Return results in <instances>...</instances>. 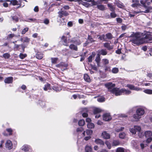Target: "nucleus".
Wrapping results in <instances>:
<instances>
[{
    "mask_svg": "<svg viewBox=\"0 0 152 152\" xmlns=\"http://www.w3.org/2000/svg\"><path fill=\"white\" fill-rule=\"evenodd\" d=\"M147 138L146 142L147 143H149L152 140V138L151 137H147Z\"/></svg>",
    "mask_w": 152,
    "mask_h": 152,
    "instance_id": "nucleus-52",
    "label": "nucleus"
},
{
    "mask_svg": "<svg viewBox=\"0 0 152 152\" xmlns=\"http://www.w3.org/2000/svg\"><path fill=\"white\" fill-rule=\"evenodd\" d=\"M12 144L11 141L10 140H7L6 143V147L9 149H11L12 148Z\"/></svg>",
    "mask_w": 152,
    "mask_h": 152,
    "instance_id": "nucleus-11",
    "label": "nucleus"
},
{
    "mask_svg": "<svg viewBox=\"0 0 152 152\" xmlns=\"http://www.w3.org/2000/svg\"><path fill=\"white\" fill-rule=\"evenodd\" d=\"M126 135L124 132H121L119 134V137L121 139H124Z\"/></svg>",
    "mask_w": 152,
    "mask_h": 152,
    "instance_id": "nucleus-23",
    "label": "nucleus"
},
{
    "mask_svg": "<svg viewBox=\"0 0 152 152\" xmlns=\"http://www.w3.org/2000/svg\"><path fill=\"white\" fill-rule=\"evenodd\" d=\"M112 117L109 113H105L103 115V120L105 121H110Z\"/></svg>",
    "mask_w": 152,
    "mask_h": 152,
    "instance_id": "nucleus-7",
    "label": "nucleus"
},
{
    "mask_svg": "<svg viewBox=\"0 0 152 152\" xmlns=\"http://www.w3.org/2000/svg\"><path fill=\"white\" fill-rule=\"evenodd\" d=\"M107 6L110 8V10L111 11L113 12L114 11L115 8L111 4H108Z\"/></svg>",
    "mask_w": 152,
    "mask_h": 152,
    "instance_id": "nucleus-24",
    "label": "nucleus"
},
{
    "mask_svg": "<svg viewBox=\"0 0 152 152\" xmlns=\"http://www.w3.org/2000/svg\"><path fill=\"white\" fill-rule=\"evenodd\" d=\"M95 60L97 63L98 66H99V63L100 61V55L99 54H97V56Z\"/></svg>",
    "mask_w": 152,
    "mask_h": 152,
    "instance_id": "nucleus-22",
    "label": "nucleus"
},
{
    "mask_svg": "<svg viewBox=\"0 0 152 152\" xmlns=\"http://www.w3.org/2000/svg\"><path fill=\"white\" fill-rule=\"evenodd\" d=\"M104 69L105 72H110V67L109 66H105L104 67Z\"/></svg>",
    "mask_w": 152,
    "mask_h": 152,
    "instance_id": "nucleus-37",
    "label": "nucleus"
},
{
    "mask_svg": "<svg viewBox=\"0 0 152 152\" xmlns=\"http://www.w3.org/2000/svg\"><path fill=\"white\" fill-rule=\"evenodd\" d=\"M51 62L53 64H56L57 63V61L58 60V58H51Z\"/></svg>",
    "mask_w": 152,
    "mask_h": 152,
    "instance_id": "nucleus-35",
    "label": "nucleus"
},
{
    "mask_svg": "<svg viewBox=\"0 0 152 152\" xmlns=\"http://www.w3.org/2000/svg\"><path fill=\"white\" fill-rule=\"evenodd\" d=\"M67 40L66 39H64V40L63 45L66 46H68L69 45L68 44L67 42Z\"/></svg>",
    "mask_w": 152,
    "mask_h": 152,
    "instance_id": "nucleus-53",
    "label": "nucleus"
},
{
    "mask_svg": "<svg viewBox=\"0 0 152 152\" xmlns=\"http://www.w3.org/2000/svg\"><path fill=\"white\" fill-rule=\"evenodd\" d=\"M125 149L122 147L117 148L116 150V152H124Z\"/></svg>",
    "mask_w": 152,
    "mask_h": 152,
    "instance_id": "nucleus-21",
    "label": "nucleus"
},
{
    "mask_svg": "<svg viewBox=\"0 0 152 152\" xmlns=\"http://www.w3.org/2000/svg\"><path fill=\"white\" fill-rule=\"evenodd\" d=\"M18 1L16 0H11L10 3L13 5H15L18 4Z\"/></svg>",
    "mask_w": 152,
    "mask_h": 152,
    "instance_id": "nucleus-42",
    "label": "nucleus"
},
{
    "mask_svg": "<svg viewBox=\"0 0 152 152\" xmlns=\"http://www.w3.org/2000/svg\"><path fill=\"white\" fill-rule=\"evenodd\" d=\"M118 71L119 70L118 68L116 67H114L113 68L112 70V72L114 74L117 73L118 72Z\"/></svg>",
    "mask_w": 152,
    "mask_h": 152,
    "instance_id": "nucleus-32",
    "label": "nucleus"
},
{
    "mask_svg": "<svg viewBox=\"0 0 152 152\" xmlns=\"http://www.w3.org/2000/svg\"><path fill=\"white\" fill-rule=\"evenodd\" d=\"M145 111L144 110L141 108L138 109L136 111V113L140 115L141 116L143 115Z\"/></svg>",
    "mask_w": 152,
    "mask_h": 152,
    "instance_id": "nucleus-12",
    "label": "nucleus"
},
{
    "mask_svg": "<svg viewBox=\"0 0 152 152\" xmlns=\"http://www.w3.org/2000/svg\"><path fill=\"white\" fill-rule=\"evenodd\" d=\"M88 40L90 41V42H92L94 41V40H93L92 37L91 36H90L89 35L88 36Z\"/></svg>",
    "mask_w": 152,
    "mask_h": 152,
    "instance_id": "nucleus-58",
    "label": "nucleus"
},
{
    "mask_svg": "<svg viewBox=\"0 0 152 152\" xmlns=\"http://www.w3.org/2000/svg\"><path fill=\"white\" fill-rule=\"evenodd\" d=\"M121 28L122 30L125 31L127 28V27L126 25H124L121 26Z\"/></svg>",
    "mask_w": 152,
    "mask_h": 152,
    "instance_id": "nucleus-54",
    "label": "nucleus"
},
{
    "mask_svg": "<svg viewBox=\"0 0 152 152\" xmlns=\"http://www.w3.org/2000/svg\"><path fill=\"white\" fill-rule=\"evenodd\" d=\"M29 148L27 145H24L22 149L25 151H27L29 150Z\"/></svg>",
    "mask_w": 152,
    "mask_h": 152,
    "instance_id": "nucleus-39",
    "label": "nucleus"
},
{
    "mask_svg": "<svg viewBox=\"0 0 152 152\" xmlns=\"http://www.w3.org/2000/svg\"><path fill=\"white\" fill-rule=\"evenodd\" d=\"M110 16L112 18H114L116 16V15L115 13L113 12L111 13Z\"/></svg>",
    "mask_w": 152,
    "mask_h": 152,
    "instance_id": "nucleus-59",
    "label": "nucleus"
},
{
    "mask_svg": "<svg viewBox=\"0 0 152 152\" xmlns=\"http://www.w3.org/2000/svg\"><path fill=\"white\" fill-rule=\"evenodd\" d=\"M49 23V20L48 19H45L44 21V23L46 25L48 24Z\"/></svg>",
    "mask_w": 152,
    "mask_h": 152,
    "instance_id": "nucleus-57",
    "label": "nucleus"
},
{
    "mask_svg": "<svg viewBox=\"0 0 152 152\" xmlns=\"http://www.w3.org/2000/svg\"><path fill=\"white\" fill-rule=\"evenodd\" d=\"M28 28H24L22 31L21 34H24L28 30Z\"/></svg>",
    "mask_w": 152,
    "mask_h": 152,
    "instance_id": "nucleus-47",
    "label": "nucleus"
},
{
    "mask_svg": "<svg viewBox=\"0 0 152 152\" xmlns=\"http://www.w3.org/2000/svg\"><path fill=\"white\" fill-rule=\"evenodd\" d=\"M101 110L99 108H95L94 110V114H96L101 112Z\"/></svg>",
    "mask_w": 152,
    "mask_h": 152,
    "instance_id": "nucleus-30",
    "label": "nucleus"
},
{
    "mask_svg": "<svg viewBox=\"0 0 152 152\" xmlns=\"http://www.w3.org/2000/svg\"><path fill=\"white\" fill-rule=\"evenodd\" d=\"M87 127L88 128L92 129L94 128V124L91 123H88L87 124Z\"/></svg>",
    "mask_w": 152,
    "mask_h": 152,
    "instance_id": "nucleus-29",
    "label": "nucleus"
},
{
    "mask_svg": "<svg viewBox=\"0 0 152 152\" xmlns=\"http://www.w3.org/2000/svg\"><path fill=\"white\" fill-rule=\"evenodd\" d=\"M91 119L89 118H87L86 119V121L88 123H91Z\"/></svg>",
    "mask_w": 152,
    "mask_h": 152,
    "instance_id": "nucleus-64",
    "label": "nucleus"
},
{
    "mask_svg": "<svg viewBox=\"0 0 152 152\" xmlns=\"http://www.w3.org/2000/svg\"><path fill=\"white\" fill-rule=\"evenodd\" d=\"M94 142L96 144L100 145L102 147H103L105 144L104 142L100 139L98 138L95 139Z\"/></svg>",
    "mask_w": 152,
    "mask_h": 152,
    "instance_id": "nucleus-6",
    "label": "nucleus"
},
{
    "mask_svg": "<svg viewBox=\"0 0 152 152\" xmlns=\"http://www.w3.org/2000/svg\"><path fill=\"white\" fill-rule=\"evenodd\" d=\"M116 20L117 22L120 23H121L122 22V19L120 18H117Z\"/></svg>",
    "mask_w": 152,
    "mask_h": 152,
    "instance_id": "nucleus-60",
    "label": "nucleus"
},
{
    "mask_svg": "<svg viewBox=\"0 0 152 152\" xmlns=\"http://www.w3.org/2000/svg\"><path fill=\"white\" fill-rule=\"evenodd\" d=\"M10 55L8 53H4L3 55V57L6 59L9 58L10 57Z\"/></svg>",
    "mask_w": 152,
    "mask_h": 152,
    "instance_id": "nucleus-36",
    "label": "nucleus"
},
{
    "mask_svg": "<svg viewBox=\"0 0 152 152\" xmlns=\"http://www.w3.org/2000/svg\"><path fill=\"white\" fill-rule=\"evenodd\" d=\"M102 61L103 64L104 65L108 64L109 63V60L107 59H103Z\"/></svg>",
    "mask_w": 152,
    "mask_h": 152,
    "instance_id": "nucleus-25",
    "label": "nucleus"
},
{
    "mask_svg": "<svg viewBox=\"0 0 152 152\" xmlns=\"http://www.w3.org/2000/svg\"><path fill=\"white\" fill-rule=\"evenodd\" d=\"M120 143L119 140H114L112 142V145L116 146L119 145Z\"/></svg>",
    "mask_w": 152,
    "mask_h": 152,
    "instance_id": "nucleus-19",
    "label": "nucleus"
},
{
    "mask_svg": "<svg viewBox=\"0 0 152 152\" xmlns=\"http://www.w3.org/2000/svg\"><path fill=\"white\" fill-rule=\"evenodd\" d=\"M84 129H83V128L82 127H80L79 128H78L77 129V132H81L82 131H83V130Z\"/></svg>",
    "mask_w": 152,
    "mask_h": 152,
    "instance_id": "nucleus-56",
    "label": "nucleus"
},
{
    "mask_svg": "<svg viewBox=\"0 0 152 152\" xmlns=\"http://www.w3.org/2000/svg\"><path fill=\"white\" fill-rule=\"evenodd\" d=\"M133 118L136 120H138L141 118V116L140 115L136 113V114H134L133 115Z\"/></svg>",
    "mask_w": 152,
    "mask_h": 152,
    "instance_id": "nucleus-27",
    "label": "nucleus"
},
{
    "mask_svg": "<svg viewBox=\"0 0 152 152\" xmlns=\"http://www.w3.org/2000/svg\"><path fill=\"white\" fill-rule=\"evenodd\" d=\"M107 38L109 39H111L113 38L112 34L110 33H108L106 34Z\"/></svg>",
    "mask_w": 152,
    "mask_h": 152,
    "instance_id": "nucleus-34",
    "label": "nucleus"
},
{
    "mask_svg": "<svg viewBox=\"0 0 152 152\" xmlns=\"http://www.w3.org/2000/svg\"><path fill=\"white\" fill-rule=\"evenodd\" d=\"M34 11L35 12H38L39 11V8L38 6H36L34 9Z\"/></svg>",
    "mask_w": 152,
    "mask_h": 152,
    "instance_id": "nucleus-62",
    "label": "nucleus"
},
{
    "mask_svg": "<svg viewBox=\"0 0 152 152\" xmlns=\"http://www.w3.org/2000/svg\"><path fill=\"white\" fill-rule=\"evenodd\" d=\"M85 124V121L83 119L80 120L78 122V124L80 126H83Z\"/></svg>",
    "mask_w": 152,
    "mask_h": 152,
    "instance_id": "nucleus-26",
    "label": "nucleus"
},
{
    "mask_svg": "<svg viewBox=\"0 0 152 152\" xmlns=\"http://www.w3.org/2000/svg\"><path fill=\"white\" fill-rule=\"evenodd\" d=\"M6 130L7 131V132H9V133H10L9 135H10L12 134V130L11 129V128L7 129Z\"/></svg>",
    "mask_w": 152,
    "mask_h": 152,
    "instance_id": "nucleus-55",
    "label": "nucleus"
},
{
    "mask_svg": "<svg viewBox=\"0 0 152 152\" xmlns=\"http://www.w3.org/2000/svg\"><path fill=\"white\" fill-rule=\"evenodd\" d=\"M21 40L23 42H28L29 41V39L26 37H23V38H22L21 39Z\"/></svg>",
    "mask_w": 152,
    "mask_h": 152,
    "instance_id": "nucleus-40",
    "label": "nucleus"
},
{
    "mask_svg": "<svg viewBox=\"0 0 152 152\" xmlns=\"http://www.w3.org/2000/svg\"><path fill=\"white\" fill-rule=\"evenodd\" d=\"M139 132L138 133V136L140 138H142L144 136V134H145V133H143L142 132H141V130L139 131H138Z\"/></svg>",
    "mask_w": 152,
    "mask_h": 152,
    "instance_id": "nucleus-43",
    "label": "nucleus"
},
{
    "mask_svg": "<svg viewBox=\"0 0 152 152\" xmlns=\"http://www.w3.org/2000/svg\"><path fill=\"white\" fill-rule=\"evenodd\" d=\"M20 46L22 47L23 51H24L25 47H24V46H23L22 45H18L16 44H15V48H18Z\"/></svg>",
    "mask_w": 152,
    "mask_h": 152,
    "instance_id": "nucleus-41",
    "label": "nucleus"
},
{
    "mask_svg": "<svg viewBox=\"0 0 152 152\" xmlns=\"http://www.w3.org/2000/svg\"><path fill=\"white\" fill-rule=\"evenodd\" d=\"M13 80V78L10 77L6 78L4 80V82L6 83H12Z\"/></svg>",
    "mask_w": 152,
    "mask_h": 152,
    "instance_id": "nucleus-10",
    "label": "nucleus"
},
{
    "mask_svg": "<svg viewBox=\"0 0 152 152\" xmlns=\"http://www.w3.org/2000/svg\"><path fill=\"white\" fill-rule=\"evenodd\" d=\"M98 54L103 56L106 55L107 54V52L105 49H103L98 51Z\"/></svg>",
    "mask_w": 152,
    "mask_h": 152,
    "instance_id": "nucleus-14",
    "label": "nucleus"
},
{
    "mask_svg": "<svg viewBox=\"0 0 152 152\" xmlns=\"http://www.w3.org/2000/svg\"><path fill=\"white\" fill-rule=\"evenodd\" d=\"M145 134L146 137H151L152 132L151 131H148L145 132Z\"/></svg>",
    "mask_w": 152,
    "mask_h": 152,
    "instance_id": "nucleus-15",
    "label": "nucleus"
},
{
    "mask_svg": "<svg viewBox=\"0 0 152 152\" xmlns=\"http://www.w3.org/2000/svg\"><path fill=\"white\" fill-rule=\"evenodd\" d=\"M12 19L13 20H15L17 22L18 20V18L16 17H12Z\"/></svg>",
    "mask_w": 152,
    "mask_h": 152,
    "instance_id": "nucleus-63",
    "label": "nucleus"
},
{
    "mask_svg": "<svg viewBox=\"0 0 152 152\" xmlns=\"http://www.w3.org/2000/svg\"><path fill=\"white\" fill-rule=\"evenodd\" d=\"M27 56V55L26 54H23L22 53H20L19 55V56L20 58L21 59H23L24 58L26 57Z\"/></svg>",
    "mask_w": 152,
    "mask_h": 152,
    "instance_id": "nucleus-38",
    "label": "nucleus"
},
{
    "mask_svg": "<svg viewBox=\"0 0 152 152\" xmlns=\"http://www.w3.org/2000/svg\"><path fill=\"white\" fill-rule=\"evenodd\" d=\"M94 57V56L92 55L90 56L88 58V61L89 62H91L92 61V59Z\"/></svg>",
    "mask_w": 152,
    "mask_h": 152,
    "instance_id": "nucleus-51",
    "label": "nucleus"
},
{
    "mask_svg": "<svg viewBox=\"0 0 152 152\" xmlns=\"http://www.w3.org/2000/svg\"><path fill=\"white\" fill-rule=\"evenodd\" d=\"M86 133L87 135H90L92 134V131L91 130L88 129L86 130Z\"/></svg>",
    "mask_w": 152,
    "mask_h": 152,
    "instance_id": "nucleus-44",
    "label": "nucleus"
},
{
    "mask_svg": "<svg viewBox=\"0 0 152 152\" xmlns=\"http://www.w3.org/2000/svg\"><path fill=\"white\" fill-rule=\"evenodd\" d=\"M104 47L107 48L108 50H111L112 49L113 47L110 45V44L108 43H105L104 44Z\"/></svg>",
    "mask_w": 152,
    "mask_h": 152,
    "instance_id": "nucleus-16",
    "label": "nucleus"
},
{
    "mask_svg": "<svg viewBox=\"0 0 152 152\" xmlns=\"http://www.w3.org/2000/svg\"><path fill=\"white\" fill-rule=\"evenodd\" d=\"M71 42H75L76 44L78 45H80L81 43V42L79 40L77 41H76L75 42L73 40H72L71 41Z\"/></svg>",
    "mask_w": 152,
    "mask_h": 152,
    "instance_id": "nucleus-50",
    "label": "nucleus"
},
{
    "mask_svg": "<svg viewBox=\"0 0 152 152\" xmlns=\"http://www.w3.org/2000/svg\"><path fill=\"white\" fill-rule=\"evenodd\" d=\"M97 7V8L100 10L104 11L105 10V7L103 5H98Z\"/></svg>",
    "mask_w": 152,
    "mask_h": 152,
    "instance_id": "nucleus-17",
    "label": "nucleus"
},
{
    "mask_svg": "<svg viewBox=\"0 0 152 152\" xmlns=\"http://www.w3.org/2000/svg\"><path fill=\"white\" fill-rule=\"evenodd\" d=\"M146 9L144 11H140L137 12H136L137 13L140 12H144V13H148L150 12V10L152 9V7H149L147 6V8H145Z\"/></svg>",
    "mask_w": 152,
    "mask_h": 152,
    "instance_id": "nucleus-13",
    "label": "nucleus"
},
{
    "mask_svg": "<svg viewBox=\"0 0 152 152\" xmlns=\"http://www.w3.org/2000/svg\"><path fill=\"white\" fill-rule=\"evenodd\" d=\"M126 86L132 90H134L137 91H141L142 90L141 88H140L139 87H135L134 85L131 84L127 85H126Z\"/></svg>",
    "mask_w": 152,
    "mask_h": 152,
    "instance_id": "nucleus-4",
    "label": "nucleus"
},
{
    "mask_svg": "<svg viewBox=\"0 0 152 152\" xmlns=\"http://www.w3.org/2000/svg\"><path fill=\"white\" fill-rule=\"evenodd\" d=\"M141 4L142 5V6L145 8H147V6L146 5V2H145L143 0H141L140 1Z\"/></svg>",
    "mask_w": 152,
    "mask_h": 152,
    "instance_id": "nucleus-45",
    "label": "nucleus"
},
{
    "mask_svg": "<svg viewBox=\"0 0 152 152\" xmlns=\"http://www.w3.org/2000/svg\"><path fill=\"white\" fill-rule=\"evenodd\" d=\"M43 57V54L41 53H38L36 55V57L38 59H41Z\"/></svg>",
    "mask_w": 152,
    "mask_h": 152,
    "instance_id": "nucleus-28",
    "label": "nucleus"
},
{
    "mask_svg": "<svg viewBox=\"0 0 152 152\" xmlns=\"http://www.w3.org/2000/svg\"><path fill=\"white\" fill-rule=\"evenodd\" d=\"M58 16L60 18H61L63 16H67L69 15V14L67 12L63 11L61 10L58 12Z\"/></svg>",
    "mask_w": 152,
    "mask_h": 152,
    "instance_id": "nucleus-5",
    "label": "nucleus"
},
{
    "mask_svg": "<svg viewBox=\"0 0 152 152\" xmlns=\"http://www.w3.org/2000/svg\"><path fill=\"white\" fill-rule=\"evenodd\" d=\"M15 34H10L8 35L7 36V39H10L12 38L15 36Z\"/></svg>",
    "mask_w": 152,
    "mask_h": 152,
    "instance_id": "nucleus-49",
    "label": "nucleus"
},
{
    "mask_svg": "<svg viewBox=\"0 0 152 152\" xmlns=\"http://www.w3.org/2000/svg\"><path fill=\"white\" fill-rule=\"evenodd\" d=\"M84 80L87 82H90L91 80L89 76L87 74H85L84 76Z\"/></svg>",
    "mask_w": 152,
    "mask_h": 152,
    "instance_id": "nucleus-18",
    "label": "nucleus"
},
{
    "mask_svg": "<svg viewBox=\"0 0 152 152\" xmlns=\"http://www.w3.org/2000/svg\"><path fill=\"white\" fill-rule=\"evenodd\" d=\"M101 136L102 138L105 139H109L110 138V134L107 133L106 131L103 132Z\"/></svg>",
    "mask_w": 152,
    "mask_h": 152,
    "instance_id": "nucleus-9",
    "label": "nucleus"
},
{
    "mask_svg": "<svg viewBox=\"0 0 152 152\" xmlns=\"http://www.w3.org/2000/svg\"><path fill=\"white\" fill-rule=\"evenodd\" d=\"M105 86L107 88L109 91L115 94L116 96L120 95L122 94H129L131 92L130 91L126 90L124 88L120 89L118 88H114L115 86V85L111 83L105 84Z\"/></svg>",
    "mask_w": 152,
    "mask_h": 152,
    "instance_id": "nucleus-2",
    "label": "nucleus"
},
{
    "mask_svg": "<svg viewBox=\"0 0 152 152\" xmlns=\"http://www.w3.org/2000/svg\"><path fill=\"white\" fill-rule=\"evenodd\" d=\"M105 143L107 145V148L109 149H110L111 148V145L110 142L108 141H106L105 142Z\"/></svg>",
    "mask_w": 152,
    "mask_h": 152,
    "instance_id": "nucleus-31",
    "label": "nucleus"
},
{
    "mask_svg": "<svg viewBox=\"0 0 152 152\" xmlns=\"http://www.w3.org/2000/svg\"><path fill=\"white\" fill-rule=\"evenodd\" d=\"M105 99L103 97H101L98 99L97 101L100 102H102L104 101Z\"/></svg>",
    "mask_w": 152,
    "mask_h": 152,
    "instance_id": "nucleus-46",
    "label": "nucleus"
},
{
    "mask_svg": "<svg viewBox=\"0 0 152 152\" xmlns=\"http://www.w3.org/2000/svg\"><path fill=\"white\" fill-rule=\"evenodd\" d=\"M98 38L101 40L104 41L105 40V35L103 34L102 36H99Z\"/></svg>",
    "mask_w": 152,
    "mask_h": 152,
    "instance_id": "nucleus-48",
    "label": "nucleus"
},
{
    "mask_svg": "<svg viewBox=\"0 0 152 152\" xmlns=\"http://www.w3.org/2000/svg\"><path fill=\"white\" fill-rule=\"evenodd\" d=\"M143 33H133L129 37L133 38L130 40L132 43L139 45L143 43H151L150 41L152 40V35L150 33L145 34L143 37Z\"/></svg>",
    "mask_w": 152,
    "mask_h": 152,
    "instance_id": "nucleus-1",
    "label": "nucleus"
},
{
    "mask_svg": "<svg viewBox=\"0 0 152 152\" xmlns=\"http://www.w3.org/2000/svg\"><path fill=\"white\" fill-rule=\"evenodd\" d=\"M141 130V128L139 126H134L133 128L130 129V131L133 134H135L137 131H139Z\"/></svg>",
    "mask_w": 152,
    "mask_h": 152,
    "instance_id": "nucleus-3",
    "label": "nucleus"
},
{
    "mask_svg": "<svg viewBox=\"0 0 152 152\" xmlns=\"http://www.w3.org/2000/svg\"><path fill=\"white\" fill-rule=\"evenodd\" d=\"M132 2L133 4H132L131 6L133 7H136L140 6L138 0H132Z\"/></svg>",
    "mask_w": 152,
    "mask_h": 152,
    "instance_id": "nucleus-8",
    "label": "nucleus"
},
{
    "mask_svg": "<svg viewBox=\"0 0 152 152\" xmlns=\"http://www.w3.org/2000/svg\"><path fill=\"white\" fill-rule=\"evenodd\" d=\"M69 48L71 49L77 51V47L73 44H71L69 46Z\"/></svg>",
    "mask_w": 152,
    "mask_h": 152,
    "instance_id": "nucleus-20",
    "label": "nucleus"
},
{
    "mask_svg": "<svg viewBox=\"0 0 152 152\" xmlns=\"http://www.w3.org/2000/svg\"><path fill=\"white\" fill-rule=\"evenodd\" d=\"M67 25L69 27H71L73 25V23L72 21H69Z\"/></svg>",
    "mask_w": 152,
    "mask_h": 152,
    "instance_id": "nucleus-61",
    "label": "nucleus"
},
{
    "mask_svg": "<svg viewBox=\"0 0 152 152\" xmlns=\"http://www.w3.org/2000/svg\"><path fill=\"white\" fill-rule=\"evenodd\" d=\"M144 92L147 94H152V90L151 89H145L144 91Z\"/></svg>",
    "mask_w": 152,
    "mask_h": 152,
    "instance_id": "nucleus-33",
    "label": "nucleus"
}]
</instances>
